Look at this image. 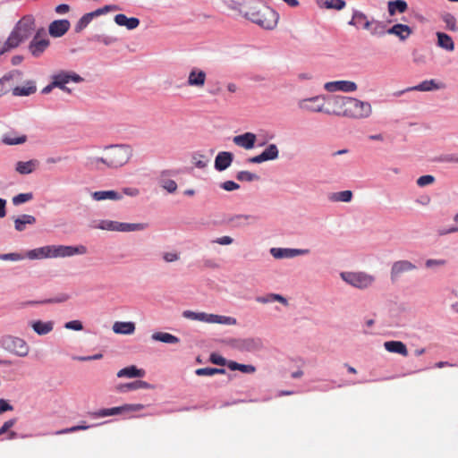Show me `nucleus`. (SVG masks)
<instances>
[{
  "instance_id": "nucleus-47",
  "label": "nucleus",
  "mask_w": 458,
  "mask_h": 458,
  "mask_svg": "<svg viewBox=\"0 0 458 458\" xmlns=\"http://www.w3.org/2000/svg\"><path fill=\"white\" fill-rule=\"evenodd\" d=\"M227 367L232 371L239 370L245 374H252L256 371V368L253 365L241 364L233 360H229Z\"/></svg>"
},
{
  "instance_id": "nucleus-40",
  "label": "nucleus",
  "mask_w": 458,
  "mask_h": 458,
  "mask_svg": "<svg viewBox=\"0 0 458 458\" xmlns=\"http://www.w3.org/2000/svg\"><path fill=\"white\" fill-rule=\"evenodd\" d=\"M2 142L5 145H20L27 140L26 135H19L14 131H9L2 136Z\"/></svg>"
},
{
  "instance_id": "nucleus-19",
  "label": "nucleus",
  "mask_w": 458,
  "mask_h": 458,
  "mask_svg": "<svg viewBox=\"0 0 458 458\" xmlns=\"http://www.w3.org/2000/svg\"><path fill=\"white\" fill-rule=\"evenodd\" d=\"M417 269L415 264L407 259H401L394 261L390 269V276L392 280H395L401 276V275L408 272H411Z\"/></svg>"
},
{
  "instance_id": "nucleus-45",
  "label": "nucleus",
  "mask_w": 458,
  "mask_h": 458,
  "mask_svg": "<svg viewBox=\"0 0 458 458\" xmlns=\"http://www.w3.org/2000/svg\"><path fill=\"white\" fill-rule=\"evenodd\" d=\"M388 13L391 16L397 13H403L408 9V4L404 0L389 1L387 4Z\"/></svg>"
},
{
  "instance_id": "nucleus-26",
  "label": "nucleus",
  "mask_w": 458,
  "mask_h": 458,
  "mask_svg": "<svg viewBox=\"0 0 458 458\" xmlns=\"http://www.w3.org/2000/svg\"><path fill=\"white\" fill-rule=\"evenodd\" d=\"M90 196L95 201H120L123 199V194L114 190L97 191L92 192Z\"/></svg>"
},
{
  "instance_id": "nucleus-57",
  "label": "nucleus",
  "mask_w": 458,
  "mask_h": 458,
  "mask_svg": "<svg viewBox=\"0 0 458 458\" xmlns=\"http://www.w3.org/2000/svg\"><path fill=\"white\" fill-rule=\"evenodd\" d=\"M117 225H118L117 221L103 220L99 223L98 227L102 230L117 232Z\"/></svg>"
},
{
  "instance_id": "nucleus-31",
  "label": "nucleus",
  "mask_w": 458,
  "mask_h": 458,
  "mask_svg": "<svg viewBox=\"0 0 458 458\" xmlns=\"http://www.w3.org/2000/svg\"><path fill=\"white\" fill-rule=\"evenodd\" d=\"M384 348L388 352L400 354L403 357L408 356V349L401 341H386L384 343Z\"/></svg>"
},
{
  "instance_id": "nucleus-4",
  "label": "nucleus",
  "mask_w": 458,
  "mask_h": 458,
  "mask_svg": "<svg viewBox=\"0 0 458 458\" xmlns=\"http://www.w3.org/2000/svg\"><path fill=\"white\" fill-rule=\"evenodd\" d=\"M182 316L186 319L199 321L206 324H219L226 326H234L237 324V320L233 317L207 313L203 311L187 310L182 311Z\"/></svg>"
},
{
  "instance_id": "nucleus-17",
  "label": "nucleus",
  "mask_w": 458,
  "mask_h": 458,
  "mask_svg": "<svg viewBox=\"0 0 458 458\" xmlns=\"http://www.w3.org/2000/svg\"><path fill=\"white\" fill-rule=\"evenodd\" d=\"M28 326L38 336H45L51 334L55 328V321L32 319L28 322Z\"/></svg>"
},
{
  "instance_id": "nucleus-38",
  "label": "nucleus",
  "mask_w": 458,
  "mask_h": 458,
  "mask_svg": "<svg viewBox=\"0 0 458 458\" xmlns=\"http://www.w3.org/2000/svg\"><path fill=\"white\" fill-rule=\"evenodd\" d=\"M328 200L334 203L343 202L350 203L353 199V193L350 190L331 192L328 195Z\"/></svg>"
},
{
  "instance_id": "nucleus-23",
  "label": "nucleus",
  "mask_w": 458,
  "mask_h": 458,
  "mask_svg": "<svg viewBox=\"0 0 458 458\" xmlns=\"http://www.w3.org/2000/svg\"><path fill=\"white\" fill-rule=\"evenodd\" d=\"M26 258L29 259H54L53 245H47L33 250H30L26 252Z\"/></svg>"
},
{
  "instance_id": "nucleus-61",
  "label": "nucleus",
  "mask_w": 458,
  "mask_h": 458,
  "mask_svg": "<svg viewBox=\"0 0 458 458\" xmlns=\"http://www.w3.org/2000/svg\"><path fill=\"white\" fill-rule=\"evenodd\" d=\"M237 218L243 224V225H253L259 221V217L254 215H240L237 216Z\"/></svg>"
},
{
  "instance_id": "nucleus-18",
  "label": "nucleus",
  "mask_w": 458,
  "mask_h": 458,
  "mask_svg": "<svg viewBox=\"0 0 458 458\" xmlns=\"http://www.w3.org/2000/svg\"><path fill=\"white\" fill-rule=\"evenodd\" d=\"M324 89L328 92L341 91L351 93L357 90L358 86L352 81H335L325 83Z\"/></svg>"
},
{
  "instance_id": "nucleus-32",
  "label": "nucleus",
  "mask_w": 458,
  "mask_h": 458,
  "mask_svg": "<svg viewBox=\"0 0 458 458\" xmlns=\"http://www.w3.org/2000/svg\"><path fill=\"white\" fill-rule=\"evenodd\" d=\"M118 26L125 27L127 30H134L140 25V20L135 17L128 18L125 14L119 13L114 18Z\"/></svg>"
},
{
  "instance_id": "nucleus-34",
  "label": "nucleus",
  "mask_w": 458,
  "mask_h": 458,
  "mask_svg": "<svg viewBox=\"0 0 458 458\" xmlns=\"http://www.w3.org/2000/svg\"><path fill=\"white\" fill-rule=\"evenodd\" d=\"M151 340L154 342H160L167 344H177L180 339L167 332L157 331L151 335Z\"/></svg>"
},
{
  "instance_id": "nucleus-60",
  "label": "nucleus",
  "mask_w": 458,
  "mask_h": 458,
  "mask_svg": "<svg viewBox=\"0 0 458 458\" xmlns=\"http://www.w3.org/2000/svg\"><path fill=\"white\" fill-rule=\"evenodd\" d=\"M434 182H435V177L433 175L426 174V175H422V176L419 177L417 179L416 182H417L418 186L425 187V186L434 183Z\"/></svg>"
},
{
  "instance_id": "nucleus-1",
  "label": "nucleus",
  "mask_w": 458,
  "mask_h": 458,
  "mask_svg": "<svg viewBox=\"0 0 458 458\" xmlns=\"http://www.w3.org/2000/svg\"><path fill=\"white\" fill-rule=\"evenodd\" d=\"M133 156L129 144L92 145L88 148L84 165L91 171L117 170L126 165Z\"/></svg>"
},
{
  "instance_id": "nucleus-48",
  "label": "nucleus",
  "mask_w": 458,
  "mask_h": 458,
  "mask_svg": "<svg viewBox=\"0 0 458 458\" xmlns=\"http://www.w3.org/2000/svg\"><path fill=\"white\" fill-rule=\"evenodd\" d=\"M318 4L321 8L335 9L337 11L344 9L346 5L345 1L344 0H325L320 1Z\"/></svg>"
},
{
  "instance_id": "nucleus-28",
  "label": "nucleus",
  "mask_w": 458,
  "mask_h": 458,
  "mask_svg": "<svg viewBox=\"0 0 458 458\" xmlns=\"http://www.w3.org/2000/svg\"><path fill=\"white\" fill-rule=\"evenodd\" d=\"M386 33L389 35H394L400 40L404 41L411 35L412 30L408 25L397 23L389 28L386 30Z\"/></svg>"
},
{
  "instance_id": "nucleus-55",
  "label": "nucleus",
  "mask_w": 458,
  "mask_h": 458,
  "mask_svg": "<svg viewBox=\"0 0 458 458\" xmlns=\"http://www.w3.org/2000/svg\"><path fill=\"white\" fill-rule=\"evenodd\" d=\"M162 259L165 263H174L180 260L181 255L176 250L165 251L162 253Z\"/></svg>"
},
{
  "instance_id": "nucleus-2",
  "label": "nucleus",
  "mask_w": 458,
  "mask_h": 458,
  "mask_svg": "<svg viewBox=\"0 0 458 458\" xmlns=\"http://www.w3.org/2000/svg\"><path fill=\"white\" fill-rule=\"evenodd\" d=\"M35 30V19L32 15L22 17L8 36V45L18 47L28 39Z\"/></svg>"
},
{
  "instance_id": "nucleus-33",
  "label": "nucleus",
  "mask_w": 458,
  "mask_h": 458,
  "mask_svg": "<svg viewBox=\"0 0 458 458\" xmlns=\"http://www.w3.org/2000/svg\"><path fill=\"white\" fill-rule=\"evenodd\" d=\"M151 389L153 386L146 381L138 380L131 383L120 384L116 386L118 392L125 393L137 389Z\"/></svg>"
},
{
  "instance_id": "nucleus-25",
  "label": "nucleus",
  "mask_w": 458,
  "mask_h": 458,
  "mask_svg": "<svg viewBox=\"0 0 458 458\" xmlns=\"http://www.w3.org/2000/svg\"><path fill=\"white\" fill-rule=\"evenodd\" d=\"M237 347L243 352H258L263 348V342L259 337H249L240 340Z\"/></svg>"
},
{
  "instance_id": "nucleus-22",
  "label": "nucleus",
  "mask_w": 458,
  "mask_h": 458,
  "mask_svg": "<svg viewBox=\"0 0 458 458\" xmlns=\"http://www.w3.org/2000/svg\"><path fill=\"white\" fill-rule=\"evenodd\" d=\"M257 141V135L253 132H244L233 138V142L239 148L246 150L254 148Z\"/></svg>"
},
{
  "instance_id": "nucleus-21",
  "label": "nucleus",
  "mask_w": 458,
  "mask_h": 458,
  "mask_svg": "<svg viewBox=\"0 0 458 458\" xmlns=\"http://www.w3.org/2000/svg\"><path fill=\"white\" fill-rule=\"evenodd\" d=\"M49 46V39L47 37H41L37 33L29 46V50L35 57L40 56Z\"/></svg>"
},
{
  "instance_id": "nucleus-29",
  "label": "nucleus",
  "mask_w": 458,
  "mask_h": 458,
  "mask_svg": "<svg viewBox=\"0 0 458 458\" xmlns=\"http://www.w3.org/2000/svg\"><path fill=\"white\" fill-rule=\"evenodd\" d=\"M445 88V84L440 81H437L435 80H427L423 81L420 84L413 86L408 90H415V91H433L443 89Z\"/></svg>"
},
{
  "instance_id": "nucleus-64",
  "label": "nucleus",
  "mask_w": 458,
  "mask_h": 458,
  "mask_svg": "<svg viewBox=\"0 0 458 458\" xmlns=\"http://www.w3.org/2000/svg\"><path fill=\"white\" fill-rule=\"evenodd\" d=\"M94 38L95 40L104 44L105 46H109L116 41L115 38L105 35H97Z\"/></svg>"
},
{
  "instance_id": "nucleus-63",
  "label": "nucleus",
  "mask_w": 458,
  "mask_h": 458,
  "mask_svg": "<svg viewBox=\"0 0 458 458\" xmlns=\"http://www.w3.org/2000/svg\"><path fill=\"white\" fill-rule=\"evenodd\" d=\"M220 188L226 191H233L240 189V185L233 181H225L220 184Z\"/></svg>"
},
{
  "instance_id": "nucleus-51",
  "label": "nucleus",
  "mask_w": 458,
  "mask_h": 458,
  "mask_svg": "<svg viewBox=\"0 0 458 458\" xmlns=\"http://www.w3.org/2000/svg\"><path fill=\"white\" fill-rule=\"evenodd\" d=\"M209 162V159L203 154L195 153L192 156V164L200 169L205 168Z\"/></svg>"
},
{
  "instance_id": "nucleus-58",
  "label": "nucleus",
  "mask_w": 458,
  "mask_h": 458,
  "mask_svg": "<svg viewBox=\"0 0 458 458\" xmlns=\"http://www.w3.org/2000/svg\"><path fill=\"white\" fill-rule=\"evenodd\" d=\"M117 225H118L117 221L103 220L99 223L98 227L102 230L117 232Z\"/></svg>"
},
{
  "instance_id": "nucleus-35",
  "label": "nucleus",
  "mask_w": 458,
  "mask_h": 458,
  "mask_svg": "<svg viewBox=\"0 0 458 458\" xmlns=\"http://www.w3.org/2000/svg\"><path fill=\"white\" fill-rule=\"evenodd\" d=\"M146 372L142 369H138L136 366L131 365L126 368L120 369L117 372L118 377H127V378H134V377H143Z\"/></svg>"
},
{
  "instance_id": "nucleus-43",
  "label": "nucleus",
  "mask_w": 458,
  "mask_h": 458,
  "mask_svg": "<svg viewBox=\"0 0 458 458\" xmlns=\"http://www.w3.org/2000/svg\"><path fill=\"white\" fill-rule=\"evenodd\" d=\"M436 35L437 38V45L439 47H441L446 51H449V52L454 51V43L449 35H447L446 33H444V32H437Z\"/></svg>"
},
{
  "instance_id": "nucleus-5",
  "label": "nucleus",
  "mask_w": 458,
  "mask_h": 458,
  "mask_svg": "<svg viewBox=\"0 0 458 458\" xmlns=\"http://www.w3.org/2000/svg\"><path fill=\"white\" fill-rule=\"evenodd\" d=\"M0 346L7 352L20 358H25L30 352L27 341L17 335H4L0 338Z\"/></svg>"
},
{
  "instance_id": "nucleus-13",
  "label": "nucleus",
  "mask_w": 458,
  "mask_h": 458,
  "mask_svg": "<svg viewBox=\"0 0 458 458\" xmlns=\"http://www.w3.org/2000/svg\"><path fill=\"white\" fill-rule=\"evenodd\" d=\"M54 259L68 258L73 256H81L88 253V248L85 245H53Z\"/></svg>"
},
{
  "instance_id": "nucleus-62",
  "label": "nucleus",
  "mask_w": 458,
  "mask_h": 458,
  "mask_svg": "<svg viewBox=\"0 0 458 458\" xmlns=\"http://www.w3.org/2000/svg\"><path fill=\"white\" fill-rule=\"evenodd\" d=\"M64 328L68 330L81 331L83 329V326L80 320H71L64 324Z\"/></svg>"
},
{
  "instance_id": "nucleus-3",
  "label": "nucleus",
  "mask_w": 458,
  "mask_h": 458,
  "mask_svg": "<svg viewBox=\"0 0 458 458\" xmlns=\"http://www.w3.org/2000/svg\"><path fill=\"white\" fill-rule=\"evenodd\" d=\"M339 276L345 284L361 291L371 288L376 282V276L365 271H343Z\"/></svg>"
},
{
  "instance_id": "nucleus-6",
  "label": "nucleus",
  "mask_w": 458,
  "mask_h": 458,
  "mask_svg": "<svg viewBox=\"0 0 458 458\" xmlns=\"http://www.w3.org/2000/svg\"><path fill=\"white\" fill-rule=\"evenodd\" d=\"M51 80L54 86L69 94L72 92L68 87L69 84H79L84 81L80 74L71 70H59L51 75Z\"/></svg>"
},
{
  "instance_id": "nucleus-16",
  "label": "nucleus",
  "mask_w": 458,
  "mask_h": 458,
  "mask_svg": "<svg viewBox=\"0 0 458 458\" xmlns=\"http://www.w3.org/2000/svg\"><path fill=\"white\" fill-rule=\"evenodd\" d=\"M279 157V148L276 144H268L263 151L249 159L250 163L261 164L267 161H274Z\"/></svg>"
},
{
  "instance_id": "nucleus-41",
  "label": "nucleus",
  "mask_w": 458,
  "mask_h": 458,
  "mask_svg": "<svg viewBox=\"0 0 458 458\" xmlns=\"http://www.w3.org/2000/svg\"><path fill=\"white\" fill-rule=\"evenodd\" d=\"M147 223H122L118 222L117 232H140L148 228Z\"/></svg>"
},
{
  "instance_id": "nucleus-37",
  "label": "nucleus",
  "mask_w": 458,
  "mask_h": 458,
  "mask_svg": "<svg viewBox=\"0 0 458 458\" xmlns=\"http://www.w3.org/2000/svg\"><path fill=\"white\" fill-rule=\"evenodd\" d=\"M113 331L118 335H132L135 331V324L133 322L116 321L113 325Z\"/></svg>"
},
{
  "instance_id": "nucleus-46",
  "label": "nucleus",
  "mask_w": 458,
  "mask_h": 458,
  "mask_svg": "<svg viewBox=\"0 0 458 458\" xmlns=\"http://www.w3.org/2000/svg\"><path fill=\"white\" fill-rule=\"evenodd\" d=\"M35 223V216L25 214L14 219V227L18 232H22L25 230L27 225H34Z\"/></svg>"
},
{
  "instance_id": "nucleus-39",
  "label": "nucleus",
  "mask_w": 458,
  "mask_h": 458,
  "mask_svg": "<svg viewBox=\"0 0 458 458\" xmlns=\"http://www.w3.org/2000/svg\"><path fill=\"white\" fill-rule=\"evenodd\" d=\"M256 301L261 304H267L274 301H278L282 305L287 307L289 302L285 297L278 293H267L264 296H258Z\"/></svg>"
},
{
  "instance_id": "nucleus-7",
  "label": "nucleus",
  "mask_w": 458,
  "mask_h": 458,
  "mask_svg": "<svg viewBox=\"0 0 458 458\" xmlns=\"http://www.w3.org/2000/svg\"><path fill=\"white\" fill-rule=\"evenodd\" d=\"M371 114L372 106L369 102L349 97L345 118L363 120L369 118Z\"/></svg>"
},
{
  "instance_id": "nucleus-8",
  "label": "nucleus",
  "mask_w": 458,
  "mask_h": 458,
  "mask_svg": "<svg viewBox=\"0 0 458 458\" xmlns=\"http://www.w3.org/2000/svg\"><path fill=\"white\" fill-rule=\"evenodd\" d=\"M249 15L253 22L266 30L275 29L279 20V14L268 6L259 12H251Z\"/></svg>"
},
{
  "instance_id": "nucleus-49",
  "label": "nucleus",
  "mask_w": 458,
  "mask_h": 458,
  "mask_svg": "<svg viewBox=\"0 0 458 458\" xmlns=\"http://www.w3.org/2000/svg\"><path fill=\"white\" fill-rule=\"evenodd\" d=\"M443 22L445 24V29L451 31H457L456 18L449 13H445L441 15Z\"/></svg>"
},
{
  "instance_id": "nucleus-56",
  "label": "nucleus",
  "mask_w": 458,
  "mask_h": 458,
  "mask_svg": "<svg viewBox=\"0 0 458 458\" xmlns=\"http://www.w3.org/2000/svg\"><path fill=\"white\" fill-rule=\"evenodd\" d=\"M25 258L24 255L18 252L5 253L0 254V260H7V261H20Z\"/></svg>"
},
{
  "instance_id": "nucleus-15",
  "label": "nucleus",
  "mask_w": 458,
  "mask_h": 458,
  "mask_svg": "<svg viewBox=\"0 0 458 458\" xmlns=\"http://www.w3.org/2000/svg\"><path fill=\"white\" fill-rule=\"evenodd\" d=\"M207 82V72L199 67L193 66L190 69L186 84L190 88L202 89Z\"/></svg>"
},
{
  "instance_id": "nucleus-20",
  "label": "nucleus",
  "mask_w": 458,
  "mask_h": 458,
  "mask_svg": "<svg viewBox=\"0 0 458 458\" xmlns=\"http://www.w3.org/2000/svg\"><path fill=\"white\" fill-rule=\"evenodd\" d=\"M173 174L171 170H163L157 177L158 185L169 194L175 193L178 188L176 182L172 179Z\"/></svg>"
},
{
  "instance_id": "nucleus-54",
  "label": "nucleus",
  "mask_w": 458,
  "mask_h": 458,
  "mask_svg": "<svg viewBox=\"0 0 458 458\" xmlns=\"http://www.w3.org/2000/svg\"><path fill=\"white\" fill-rule=\"evenodd\" d=\"M236 178H237V180L242 181V182H253V181H258L259 179L258 174L249 172V171L238 172L236 174Z\"/></svg>"
},
{
  "instance_id": "nucleus-42",
  "label": "nucleus",
  "mask_w": 458,
  "mask_h": 458,
  "mask_svg": "<svg viewBox=\"0 0 458 458\" xmlns=\"http://www.w3.org/2000/svg\"><path fill=\"white\" fill-rule=\"evenodd\" d=\"M36 85L32 81H29L23 86H18L13 88V95L16 97L30 96L36 92Z\"/></svg>"
},
{
  "instance_id": "nucleus-52",
  "label": "nucleus",
  "mask_w": 458,
  "mask_h": 458,
  "mask_svg": "<svg viewBox=\"0 0 458 458\" xmlns=\"http://www.w3.org/2000/svg\"><path fill=\"white\" fill-rule=\"evenodd\" d=\"M196 375L198 376H208L211 377L216 374H224L225 370L224 369H216V368H200L196 369Z\"/></svg>"
},
{
  "instance_id": "nucleus-44",
  "label": "nucleus",
  "mask_w": 458,
  "mask_h": 458,
  "mask_svg": "<svg viewBox=\"0 0 458 458\" xmlns=\"http://www.w3.org/2000/svg\"><path fill=\"white\" fill-rule=\"evenodd\" d=\"M448 265V261L445 259H435L429 258L425 260L424 266L426 269L433 272L439 271L445 268Z\"/></svg>"
},
{
  "instance_id": "nucleus-11",
  "label": "nucleus",
  "mask_w": 458,
  "mask_h": 458,
  "mask_svg": "<svg viewBox=\"0 0 458 458\" xmlns=\"http://www.w3.org/2000/svg\"><path fill=\"white\" fill-rule=\"evenodd\" d=\"M120 10L118 5L115 4H106L103 7L98 8L93 12L87 13L83 14L80 20L76 22L74 26V30L76 32L82 31L91 21L93 19L106 14L110 12H114Z\"/></svg>"
},
{
  "instance_id": "nucleus-27",
  "label": "nucleus",
  "mask_w": 458,
  "mask_h": 458,
  "mask_svg": "<svg viewBox=\"0 0 458 458\" xmlns=\"http://www.w3.org/2000/svg\"><path fill=\"white\" fill-rule=\"evenodd\" d=\"M233 155L228 151L219 152L215 158V168L221 172L227 169L233 163Z\"/></svg>"
},
{
  "instance_id": "nucleus-50",
  "label": "nucleus",
  "mask_w": 458,
  "mask_h": 458,
  "mask_svg": "<svg viewBox=\"0 0 458 458\" xmlns=\"http://www.w3.org/2000/svg\"><path fill=\"white\" fill-rule=\"evenodd\" d=\"M386 30V25L382 21L372 20V26L369 30L371 36L382 37Z\"/></svg>"
},
{
  "instance_id": "nucleus-12",
  "label": "nucleus",
  "mask_w": 458,
  "mask_h": 458,
  "mask_svg": "<svg viewBox=\"0 0 458 458\" xmlns=\"http://www.w3.org/2000/svg\"><path fill=\"white\" fill-rule=\"evenodd\" d=\"M145 406L140 403L123 404L122 406L100 409L93 413L91 416L95 419L105 418L109 416L119 415L122 413L140 411L143 410Z\"/></svg>"
},
{
  "instance_id": "nucleus-30",
  "label": "nucleus",
  "mask_w": 458,
  "mask_h": 458,
  "mask_svg": "<svg viewBox=\"0 0 458 458\" xmlns=\"http://www.w3.org/2000/svg\"><path fill=\"white\" fill-rule=\"evenodd\" d=\"M349 24L356 27L361 26L364 30H369L372 26V21H369L362 12L354 11Z\"/></svg>"
},
{
  "instance_id": "nucleus-9",
  "label": "nucleus",
  "mask_w": 458,
  "mask_h": 458,
  "mask_svg": "<svg viewBox=\"0 0 458 458\" xmlns=\"http://www.w3.org/2000/svg\"><path fill=\"white\" fill-rule=\"evenodd\" d=\"M325 114L339 117H345L347 113L349 97L342 95L327 96Z\"/></svg>"
},
{
  "instance_id": "nucleus-24",
  "label": "nucleus",
  "mask_w": 458,
  "mask_h": 458,
  "mask_svg": "<svg viewBox=\"0 0 458 458\" xmlns=\"http://www.w3.org/2000/svg\"><path fill=\"white\" fill-rule=\"evenodd\" d=\"M70 27L71 23L68 20H56L49 24L48 32L54 38H60L69 30Z\"/></svg>"
},
{
  "instance_id": "nucleus-14",
  "label": "nucleus",
  "mask_w": 458,
  "mask_h": 458,
  "mask_svg": "<svg viewBox=\"0 0 458 458\" xmlns=\"http://www.w3.org/2000/svg\"><path fill=\"white\" fill-rule=\"evenodd\" d=\"M269 253L276 259H290L299 256L309 255L310 250L273 247L269 250Z\"/></svg>"
},
{
  "instance_id": "nucleus-36",
  "label": "nucleus",
  "mask_w": 458,
  "mask_h": 458,
  "mask_svg": "<svg viewBox=\"0 0 458 458\" xmlns=\"http://www.w3.org/2000/svg\"><path fill=\"white\" fill-rule=\"evenodd\" d=\"M38 165V161L31 159L29 161H19L16 163L15 170L20 174H30L33 173Z\"/></svg>"
},
{
  "instance_id": "nucleus-10",
  "label": "nucleus",
  "mask_w": 458,
  "mask_h": 458,
  "mask_svg": "<svg viewBox=\"0 0 458 458\" xmlns=\"http://www.w3.org/2000/svg\"><path fill=\"white\" fill-rule=\"evenodd\" d=\"M327 95H317L310 98H301L298 101L299 109L310 113H324L326 110Z\"/></svg>"
},
{
  "instance_id": "nucleus-59",
  "label": "nucleus",
  "mask_w": 458,
  "mask_h": 458,
  "mask_svg": "<svg viewBox=\"0 0 458 458\" xmlns=\"http://www.w3.org/2000/svg\"><path fill=\"white\" fill-rule=\"evenodd\" d=\"M90 428L89 425H77L71 428H64L59 431H57L55 434L62 435V434H68V433H73L79 430H87Z\"/></svg>"
},
{
  "instance_id": "nucleus-53",
  "label": "nucleus",
  "mask_w": 458,
  "mask_h": 458,
  "mask_svg": "<svg viewBox=\"0 0 458 458\" xmlns=\"http://www.w3.org/2000/svg\"><path fill=\"white\" fill-rule=\"evenodd\" d=\"M33 193L32 192H26V193H20L15 195L12 201L14 206H19L23 203L29 202L31 199H33Z\"/></svg>"
}]
</instances>
